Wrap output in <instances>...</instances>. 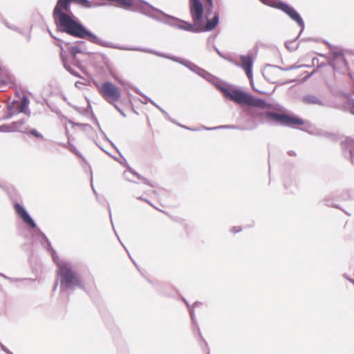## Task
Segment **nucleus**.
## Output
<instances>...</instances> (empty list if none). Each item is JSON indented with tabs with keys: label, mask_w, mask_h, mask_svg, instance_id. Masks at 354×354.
Masks as SVG:
<instances>
[{
	"label": "nucleus",
	"mask_w": 354,
	"mask_h": 354,
	"mask_svg": "<svg viewBox=\"0 0 354 354\" xmlns=\"http://www.w3.org/2000/svg\"><path fill=\"white\" fill-rule=\"evenodd\" d=\"M71 3L70 0H58L53 10V17H58L59 23L64 31L70 35L86 39L97 45H103V41L99 37L88 31L67 14L70 12Z\"/></svg>",
	"instance_id": "obj_1"
},
{
	"label": "nucleus",
	"mask_w": 354,
	"mask_h": 354,
	"mask_svg": "<svg viewBox=\"0 0 354 354\" xmlns=\"http://www.w3.org/2000/svg\"><path fill=\"white\" fill-rule=\"evenodd\" d=\"M192 1L190 14L195 25L198 26V32L213 30L218 24V13L216 12L213 19L210 21H207L206 24H204L203 21L204 7L202 2L200 0H192Z\"/></svg>",
	"instance_id": "obj_2"
},
{
	"label": "nucleus",
	"mask_w": 354,
	"mask_h": 354,
	"mask_svg": "<svg viewBox=\"0 0 354 354\" xmlns=\"http://www.w3.org/2000/svg\"><path fill=\"white\" fill-rule=\"evenodd\" d=\"M97 87L99 93L103 99L118 109L116 104L121 100L122 94L120 88L111 82H104Z\"/></svg>",
	"instance_id": "obj_3"
},
{
	"label": "nucleus",
	"mask_w": 354,
	"mask_h": 354,
	"mask_svg": "<svg viewBox=\"0 0 354 354\" xmlns=\"http://www.w3.org/2000/svg\"><path fill=\"white\" fill-rule=\"evenodd\" d=\"M53 258L59 268V275L60 277L62 288L79 284V279L72 271L71 266L62 260H57L54 254H53Z\"/></svg>",
	"instance_id": "obj_4"
},
{
	"label": "nucleus",
	"mask_w": 354,
	"mask_h": 354,
	"mask_svg": "<svg viewBox=\"0 0 354 354\" xmlns=\"http://www.w3.org/2000/svg\"><path fill=\"white\" fill-rule=\"evenodd\" d=\"M330 65L338 71H346L348 70V64L345 59L344 50L337 47L330 46Z\"/></svg>",
	"instance_id": "obj_5"
},
{
	"label": "nucleus",
	"mask_w": 354,
	"mask_h": 354,
	"mask_svg": "<svg viewBox=\"0 0 354 354\" xmlns=\"http://www.w3.org/2000/svg\"><path fill=\"white\" fill-rule=\"evenodd\" d=\"M266 117L269 119L277 121L281 124L292 128H298L301 126H303L305 123L303 119L296 115L268 112L266 113Z\"/></svg>",
	"instance_id": "obj_6"
},
{
	"label": "nucleus",
	"mask_w": 354,
	"mask_h": 354,
	"mask_svg": "<svg viewBox=\"0 0 354 354\" xmlns=\"http://www.w3.org/2000/svg\"><path fill=\"white\" fill-rule=\"evenodd\" d=\"M269 6L277 8L286 13L292 19L297 22L299 26L303 25V20L297 12L289 5L281 1L270 0L268 3Z\"/></svg>",
	"instance_id": "obj_7"
},
{
	"label": "nucleus",
	"mask_w": 354,
	"mask_h": 354,
	"mask_svg": "<svg viewBox=\"0 0 354 354\" xmlns=\"http://www.w3.org/2000/svg\"><path fill=\"white\" fill-rule=\"evenodd\" d=\"M223 95L229 100L239 104H246L249 94L239 88H222Z\"/></svg>",
	"instance_id": "obj_8"
},
{
	"label": "nucleus",
	"mask_w": 354,
	"mask_h": 354,
	"mask_svg": "<svg viewBox=\"0 0 354 354\" xmlns=\"http://www.w3.org/2000/svg\"><path fill=\"white\" fill-rule=\"evenodd\" d=\"M15 208L17 214L21 217V218L30 227H35L36 225L34 221L29 216L26 209L19 204H15Z\"/></svg>",
	"instance_id": "obj_9"
},
{
	"label": "nucleus",
	"mask_w": 354,
	"mask_h": 354,
	"mask_svg": "<svg viewBox=\"0 0 354 354\" xmlns=\"http://www.w3.org/2000/svg\"><path fill=\"white\" fill-rule=\"evenodd\" d=\"M246 105L258 107L263 109H268L270 106V104L266 103V102L263 100L254 98L250 95H248Z\"/></svg>",
	"instance_id": "obj_10"
},
{
	"label": "nucleus",
	"mask_w": 354,
	"mask_h": 354,
	"mask_svg": "<svg viewBox=\"0 0 354 354\" xmlns=\"http://www.w3.org/2000/svg\"><path fill=\"white\" fill-rule=\"evenodd\" d=\"M241 66L245 70L247 76L249 78L252 77V57L249 55L248 56H241Z\"/></svg>",
	"instance_id": "obj_11"
},
{
	"label": "nucleus",
	"mask_w": 354,
	"mask_h": 354,
	"mask_svg": "<svg viewBox=\"0 0 354 354\" xmlns=\"http://www.w3.org/2000/svg\"><path fill=\"white\" fill-rule=\"evenodd\" d=\"M178 26L180 28L185 30L192 31V32H198V26H196L195 25L194 21H193V24H192L190 23H188V22L184 21H180L179 24L178 25Z\"/></svg>",
	"instance_id": "obj_12"
},
{
	"label": "nucleus",
	"mask_w": 354,
	"mask_h": 354,
	"mask_svg": "<svg viewBox=\"0 0 354 354\" xmlns=\"http://www.w3.org/2000/svg\"><path fill=\"white\" fill-rule=\"evenodd\" d=\"M303 102L307 104H322L321 100L315 95H308L303 98Z\"/></svg>",
	"instance_id": "obj_13"
},
{
	"label": "nucleus",
	"mask_w": 354,
	"mask_h": 354,
	"mask_svg": "<svg viewBox=\"0 0 354 354\" xmlns=\"http://www.w3.org/2000/svg\"><path fill=\"white\" fill-rule=\"evenodd\" d=\"M124 176L127 180L131 182H136V179H140V175L135 174L131 169L126 170L124 172Z\"/></svg>",
	"instance_id": "obj_14"
},
{
	"label": "nucleus",
	"mask_w": 354,
	"mask_h": 354,
	"mask_svg": "<svg viewBox=\"0 0 354 354\" xmlns=\"http://www.w3.org/2000/svg\"><path fill=\"white\" fill-rule=\"evenodd\" d=\"M28 104V99L26 97H23L21 100V102L18 108V111L20 113H27Z\"/></svg>",
	"instance_id": "obj_15"
},
{
	"label": "nucleus",
	"mask_w": 354,
	"mask_h": 354,
	"mask_svg": "<svg viewBox=\"0 0 354 354\" xmlns=\"http://www.w3.org/2000/svg\"><path fill=\"white\" fill-rule=\"evenodd\" d=\"M28 133L30 135L34 136L37 140H42L44 139V136L43 133L37 129H30Z\"/></svg>",
	"instance_id": "obj_16"
},
{
	"label": "nucleus",
	"mask_w": 354,
	"mask_h": 354,
	"mask_svg": "<svg viewBox=\"0 0 354 354\" xmlns=\"http://www.w3.org/2000/svg\"><path fill=\"white\" fill-rule=\"evenodd\" d=\"M81 52L80 49L77 46H73L70 48V53L73 57H75L77 54Z\"/></svg>",
	"instance_id": "obj_17"
},
{
	"label": "nucleus",
	"mask_w": 354,
	"mask_h": 354,
	"mask_svg": "<svg viewBox=\"0 0 354 354\" xmlns=\"http://www.w3.org/2000/svg\"><path fill=\"white\" fill-rule=\"evenodd\" d=\"M71 2H76L81 5H86L88 1L87 0H70Z\"/></svg>",
	"instance_id": "obj_18"
},
{
	"label": "nucleus",
	"mask_w": 354,
	"mask_h": 354,
	"mask_svg": "<svg viewBox=\"0 0 354 354\" xmlns=\"http://www.w3.org/2000/svg\"><path fill=\"white\" fill-rule=\"evenodd\" d=\"M116 160L122 165L125 163V159H124V156H118L116 158Z\"/></svg>",
	"instance_id": "obj_19"
},
{
	"label": "nucleus",
	"mask_w": 354,
	"mask_h": 354,
	"mask_svg": "<svg viewBox=\"0 0 354 354\" xmlns=\"http://www.w3.org/2000/svg\"><path fill=\"white\" fill-rule=\"evenodd\" d=\"M209 9H212L214 6L213 0H205Z\"/></svg>",
	"instance_id": "obj_20"
},
{
	"label": "nucleus",
	"mask_w": 354,
	"mask_h": 354,
	"mask_svg": "<svg viewBox=\"0 0 354 354\" xmlns=\"http://www.w3.org/2000/svg\"><path fill=\"white\" fill-rule=\"evenodd\" d=\"M193 308H194V307L190 310V314H191L192 319H193Z\"/></svg>",
	"instance_id": "obj_21"
},
{
	"label": "nucleus",
	"mask_w": 354,
	"mask_h": 354,
	"mask_svg": "<svg viewBox=\"0 0 354 354\" xmlns=\"http://www.w3.org/2000/svg\"><path fill=\"white\" fill-rule=\"evenodd\" d=\"M192 0H189V8L192 9Z\"/></svg>",
	"instance_id": "obj_22"
},
{
	"label": "nucleus",
	"mask_w": 354,
	"mask_h": 354,
	"mask_svg": "<svg viewBox=\"0 0 354 354\" xmlns=\"http://www.w3.org/2000/svg\"><path fill=\"white\" fill-rule=\"evenodd\" d=\"M198 304H198V303H195V304H194V307H196V306H198Z\"/></svg>",
	"instance_id": "obj_23"
},
{
	"label": "nucleus",
	"mask_w": 354,
	"mask_h": 354,
	"mask_svg": "<svg viewBox=\"0 0 354 354\" xmlns=\"http://www.w3.org/2000/svg\"><path fill=\"white\" fill-rule=\"evenodd\" d=\"M140 179H142V180H144V182H146V180L142 179L141 177H140Z\"/></svg>",
	"instance_id": "obj_24"
}]
</instances>
